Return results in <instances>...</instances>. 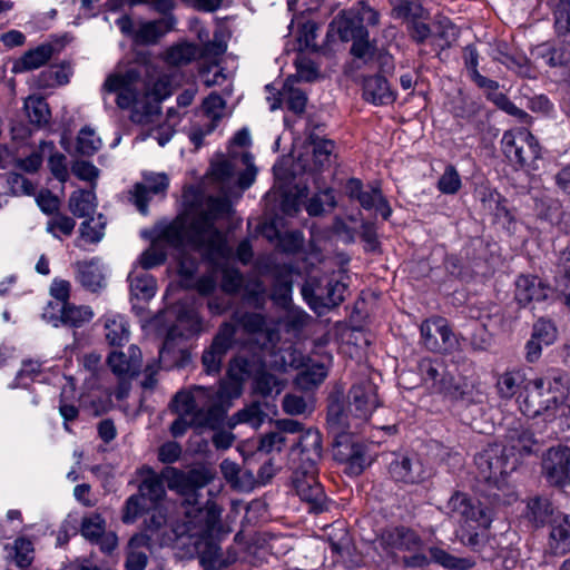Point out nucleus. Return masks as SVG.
I'll return each instance as SVG.
<instances>
[{"mask_svg":"<svg viewBox=\"0 0 570 570\" xmlns=\"http://www.w3.org/2000/svg\"><path fill=\"white\" fill-rule=\"evenodd\" d=\"M230 208L228 199L210 197L207 210L195 217L190 224L176 219L165 226L159 236L170 246H181L186 242L209 261L224 258L227 255L226 242L214 222L228 216Z\"/></svg>","mask_w":570,"mask_h":570,"instance_id":"obj_1","label":"nucleus"},{"mask_svg":"<svg viewBox=\"0 0 570 570\" xmlns=\"http://www.w3.org/2000/svg\"><path fill=\"white\" fill-rule=\"evenodd\" d=\"M321 458V433L317 430L308 429L292 446L289 460L293 473L291 480L296 494L315 513L326 509V495L318 481L317 464Z\"/></svg>","mask_w":570,"mask_h":570,"instance_id":"obj_2","label":"nucleus"},{"mask_svg":"<svg viewBox=\"0 0 570 570\" xmlns=\"http://www.w3.org/2000/svg\"><path fill=\"white\" fill-rule=\"evenodd\" d=\"M380 405L377 386L368 377H362L351 386L347 405L340 393L332 394L327 405V426L334 435L335 445L341 446L347 441L351 417L366 421Z\"/></svg>","mask_w":570,"mask_h":570,"instance_id":"obj_3","label":"nucleus"},{"mask_svg":"<svg viewBox=\"0 0 570 570\" xmlns=\"http://www.w3.org/2000/svg\"><path fill=\"white\" fill-rule=\"evenodd\" d=\"M174 410L179 416L171 423L170 432L177 438L185 434L188 426L217 429L225 417L219 391L213 387L195 386L191 391H180L173 399Z\"/></svg>","mask_w":570,"mask_h":570,"instance_id":"obj_4","label":"nucleus"},{"mask_svg":"<svg viewBox=\"0 0 570 570\" xmlns=\"http://www.w3.org/2000/svg\"><path fill=\"white\" fill-rule=\"evenodd\" d=\"M142 27L135 31L132 51L119 63V71L111 73L104 82V90L117 94V106L130 109V120L142 124L139 109V86L142 82Z\"/></svg>","mask_w":570,"mask_h":570,"instance_id":"obj_5","label":"nucleus"},{"mask_svg":"<svg viewBox=\"0 0 570 570\" xmlns=\"http://www.w3.org/2000/svg\"><path fill=\"white\" fill-rule=\"evenodd\" d=\"M171 95V85L167 77H159L148 86L145 83V139L153 138L165 146L173 137L176 111L169 108L167 118L160 121V104Z\"/></svg>","mask_w":570,"mask_h":570,"instance_id":"obj_6","label":"nucleus"},{"mask_svg":"<svg viewBox=\"0 0 570 570\" xmlns=\"http://www.w3.org/2000/svg\"><path fill=\"white\" fill-rule=\"evenodd\" d=\"M564 387L562 374H549L528 381L524 385L525 396L520 406L522 412L533 417L543 415L544 421H552L563 397Z\"/></svg>","mask_w":570,"mask_h":570,"instance_id":"obj_7","label":"nucleus"},{"mask_svg":"<svg viewBox=\"0 0 570 570\" xmlns=\"http://www.w3.org/2000/svg\"><path fill=\"white\" fill-rule=\"evenodd\" d=\"M501 149L508 160L517 168L535 169L541 158L538 139L525 128L504 131Z\"/></svg>","mask_w":570,"mask_h":570,"instance_id":"obj_8","label":"nucleus"},{"mask_svg":"<svg viewBox=\"0 0 570 570\" xmlns=\"http://www.w3.org/2000/svg\"><path fill=\"white\" fill-rule=\"evenodd\" d=\"M474 462L480 479L499 485L501 478L515 469L518 459L507 452V446L490 444L475 455Z\"/></svg>","mask_w":570,"mask_h":570,"instance_id":"obj_9","label":"nucleus"},{"mask_svg":"<svg viewBox=\"0 0 570 570\" xmlns=\"http://www.w3.org/2000/svg\"><path fill=\"white\" fill-rule=\"evenodd\" d=\"M107 364L118 379L115 396L121 401L129 395L131 380L141 373V351L137 345H131L127 353L114 351L109 353Z\"/></svg>","mask_w":570,"mask_h":570,"instance_id":"obj_10","label":"nucleus"},{"mask_svg":"<svg viewBox=\"0 0 570 570\" xmlns=\"http://www.w3.org/2000/svg\"><path fill=\"white\" fill-rule=\"evenodd\" d=\"M345 291V284L333 278H327L324 284L311 279L302 287L304 298L318 315L338 306L344 301Z\"/></svg>","mask_w":570,"mask_h":570,"instance_id":"obj_11","label":"nucleus"},{"mask_svg":"<svg viewBox=\"0 0 570 570\" xmlns=\"http://www.w3.org/2000/svg\"><path fill=\"white\" fill-rule=\"evenodd\" d=\"M177 249L178 273L181 276V283L185 287H195L200 295H209L216 288V278L213 275H205L194 281V275L198 268V256L205 257L193 249L186 242L181 246H173ZM207 261V258H206ZM217 259L210 261L212 264ZM209 262V259H208Z\"/></svg>","mask_w":570,"mask_h":570,"instance_id":"obj_12","label":"nucleus"},{"mask_svg":"<svg viewBox=\"0 0 570 570\" xmlns=\"http://www.w3.org/2000/svg\"><path fill=\"white\" fill-rule=\"evenodd\" d=\"M560 42H543L538 45L532 53L549 70L558 82L570 85V49Z\"/></svg>","mask_w":570,"mask_h":570,"instance_id":"obj_13","label":"nucleus"},{"mask_svg":"<svg viewBox=\"0 0 570 570\" xmlns=\"http://www.w3.org/2000/svg\"><path fill=\"white\" fill-rule=\"evenodd\" d=\"M450 518L464 523L474 522L478 527L489 528L492 522V511L466 493L456 491L448 501Z\"/></svg>","mask_w":570,"mask_h":570,"instance_id":"obj_14","label":"nucleus"},{"mask_svg":"<svg viewBox=\"0 0 570 570\" xmlns=\"http://www.w3.org/2000/svg\"><path fill=\"white\" fill-rule=\"evenodd\" d=\"M42 317L55 327L61 325L69 328H79L92 320L94 312L91 307L86 305L48 303Z\"/></svg>","mask_w":570,"mask_h":570,"instance_id":"obj_15","label":"nucleus"},{"mask_svg":"<svg viewBox=\"0 0 570 570\" xmlns=\"http://www.w3.org/2000/svg\"><path fill=\"white\" fill-rule=\"evenodd\" d=\"M542 475L553 487L570 485V448L552 446L542 456Z\"/></svg>","mask_w":570,"mask_h":570,"instance_id":"obj_16","label":"nucleus"},{"mask_svg":"<svg viewBox=\"0 0 570 570\" xmlns=\"http://www.w3.org/2000/svg\"><path fill=\"white\" fill-rule=\"evenodd\" d=\"M387 470L393 480L407 484L421 483L430 476L429 469L416 454H392Z\"/></svg>","mask_w":570,"mask_h":570,"instance_id":"obj_17","label":"nucleus"},{"mask_svg":"<svg viewBox=\"0 0 570 570\" xmlns=\"http://www.w3.org/2000/svg\"><path fill=\"white\" fill-rule=\"evenodd\" d=\"M236 335V326L223 323L215 335L209 348L205 350L202 362L207 374H217L220 371L226 353L232 348Z\"/></svg>","mask_w":570,"mask_h":570,"instance_id":"obj_18","label":"nucleus"},{"mask_svg":"<svg viewBox=\"0 0 570 570\" xmlns=\"http://www.w3.org/2000/svg\"><path fill=\"white\" fill-rule=\"evenodd\" d=\"M379 548L387 553L396 550L414 552L422 548L421 537L412 529L397 525L384 529L376 539Z\"/></svg>","mask_w":570,"mask_h":570,"instance_id":"obj_19","label":"nucleus"},{"mask_svg":"<svg viewBox=\"0 0 570 570\" xmlns=\"http://www.w3.org/2000/svg\"><path fill=\"white\" fill-rule=\"evenodd\" d=\"M145 4L163 14L160 19L145 22V46L156 45L175 27L176 20L170 14L175 0H145Z\"/></svg>","mask_w":570,"mask_h":570,"instance_id":"obj_20","label":"nucleus"},{"mask_svg":"<svg viewBox=\"0 0 570 570\" xmlns=\"http://www.w3.org/2000/svg\"><path fill=\"white\" fill-rule=\"evenodd\" d=\"M175 538L174 531H168L165 509L160 504L145 508V547L170 544Z\"/></svg>","mask_w":570,"mask_h":570,"instance_id":"obj_21","label":"nucleus"},{"mask_svg":"<svg viewBox=\"0 0 570 570\" xmlns=\"http://www.w3.org/2000/svg\"><path fill=\"white\" fill-rule=\"evenodd\" d=\"M204 331L205 326L198 312L190 307H181L177 315V325L168 331L165 343L159 351L160 356L171 347L176 336L190 338L198 336Z\"/></svg>","mask_w":570,"mask_h":570,"instance_id":"obj_22","label":"nucleus"},{"mask_svg":"<svg viewBox=\"0 0 570 570\" xmlns=\"http://www.w3.org/2000/svg\"><path fill=\"white\" fill-rule=\"evenodd\" d=\"M514 298L521 307L542 302L552 294V288L535 275L521 274L515 279Z\"/></svg>","mask_w":570,"mask_h":570,"instance_id":"obj_23","label":"nucleus"},{"mask_svg":"<svg viewBox=\"0 0 570 570\" xmlns=\"http://www.w3.org/2000/svg\"><path fill=\"white\" fill-rule=\"evenodd\" d=\"M169 472L171 474L169 487L184 494L206 487L215 476L213 471L204 465L193 468L187 472L173 468Z\"/></svg>","mask_w":570,"mask_h":570,"instance_id":"obj_24","label":"nucleus"},{"mask_svg":"<svg viewBox=\"0 0 570 570\" xmlns=\"http://www.w3.org/2000/svg\"><path fill=\"white\" fill-rule=\"evenodd\" d=\"M507 452L509 454L518 453L520 456L529 455L538 451V441L533 432L521 421H513L505 434Z\"/></svg>","mask_w":570,"mask_h":570,"instance_id":"obj_25","label":"nucleus"},{"mask_svg":"<svg viewBox=\"0 0 570 570\" xmlns=\"http://www.w3.org/2000/svg\"><path fill=\"white\" fill-rule=\"evenodd\" d=\"M423 382L438 393L446 394L454 383V376L442 361L424 358L419 364Z\"/></svg>","mask_w":570,"mask_h":570,"instance_id":"obj_26","label":"nucleus"},{"mask_svg":"<svg viewBox=\"0 0 570 570\" xmlns=\"http://www.w3.org/2000/svg\"><path fill=\"white\" fill-rule=\"evenodd\" d=\"M198 556L204 569L227 568L238 558L235 548L230 547L223 551L219 544L212 539L199 543Z\"/></svg>","mask_w":570,"mask_h":570,"instance_id":"obj_27","label":"nucleus"},{"mask_svg":"<svg viewBox=\"0 0 570 570\" xmlns=\"http://www.w3.org/2000/svg\"><path fill=\"white\" fill-rule=\"evenodd\" d=\"M294 85L295 77H288L277 96L267 98L271 102V110H276L284 101L289 111L298 116L304 114L307 104V96L303 90L296 88Z\"/></svg>","mask_w":570,"mask_h":570,"instance_id":"obj_28","label":"nucleus"},{"mask_svg":"<svg viewBox=\"0 0 570 570\" xmlns=\"http://www.w3.org/2000/svg\"><path fill=\"white\" fill-rule=\"evenodd\" d=\"M547 551L553 556H563L570 551L569 515L558 512L551 519Z\"/></svg>","mask_w":570,"mask_h":570,"instance_id":"obj_29","label":"nucleus"},{"mask_svg":"<svg viewBox=\"0 0 570 570\" xmlns=\"http://www.w3.org/2000/svg\"><path fill=\"white\" fill-rule=\"evenodd\" d=\"M65 47L63 40L48 42L38 46L23 53V56L14 63V71H29L46 65L51 57Z\"/></svg>","mask_w":570,"mask_h":570,"instance_id":"obj_30","label":"nucleus"},{"mask_svg":"<svg viewBox=\"0 0 570 570\" xmlns=\"http://www.w3.org/2000/svg\"><path fill=\"white\" fill-rule=\"evenodd\" d=\"M363 98L374 106H383L392 104L395 95L385 77L374 75L363 79Z\"/></svg>","mask_w":570,"mask_h":570,"instance_id":"obj_31","label":"nucleus"},{"mask_svg":"<svg viewBox=\"0 0 570 570\" xmlns=\"http://www.w3.org/2000/svg\"><path fill=\"white\" fill-rule=\"evenodd\" d=\"M200 48L193 42L179 41L170 46L163 55L166 63L180 67L186 66L200 56Z\"/></svg>","mask_w":570,"mask_h":570,"instance_id":"obj_32","label":"nucleus"},{"mask_svg":"<svg viewBox=\"0 0 570 570\" xmlns=\"http://www.w3.org/2000/svg\"><path fill=\"white\" fill-rule=\"evenodd\" d=\"M307 141L313 147V163L317 170H323L332 165L334 157L335 142L311 131Z\"/></svg>","mask_w":570,"mask_h":570,"instance_id":"obj_33","label":"nucleus"},{"mask_svg":"<svg viewBox=\"0 0 570 570\" xmlns=\"http://www.w3.org/2000/svg\"><path fill=\"white\" fill-rule=\"evenodd\" d=\"M331 30H336L338 38L344 41H354L356 38H367L368 31L362 21L345 16L337 17L330 24Z\"/></svg>","mask_w":570,"mask_h":570,"instance_id":"obj_34","label":"nucleus"},{"mask_svg":"<svg viewBox=\"0 0 570 570\" xmlns=\"http://www.w3.org/2000/svg\"><path fill=\"white\" fill-rule=\"evenodd\" d=\"M445 396L461 404V406L469 407L471 405L483 404L485 395L484 393L473 384L453 383L446 392Z\"/></svg>","mask_w":570,"mask_h":570,"instance_id":"obj_35","label":"nucleus"},{"mask_svg":"<svg viewBox=\"0 0 570 570\" xmlns=\"http://www.w3.org/2000/svg\"><path fill=\"white\" fill-rule=\"evenodd\" d=\"M95 200L94 189L75 190L68 200L69 210L77 217H89L96 210L97 204Z\"/></svg>","mask_w":570,"mask_h":570,"instance_id":"obj_36","label":"nucleus"},{"mask_svg":"<svg viewBox=\"0 0 570 570\" xmlns=\"http://www.w3.org/2000/svg\"><path fill=\"white\" fill-rule=\"evenodd\" d=\"M105 338L110 346H122L129 340V328L120 315L109 316L105 320Z\"/></svg>","mask_w":570,"mask_h":570,"instance_id":"obj_37","label":"nucleus"},{"mask_svg":"<svg viewBox=\"0 0 570 570\" xmlns=\"http://www.w3.org/2000/svg\"><path fill=\"white\" fill-rule=\"evenodd\" d=\"M23 107L30 124L33 126L41 128L49 122L51 114L49 106L43 97L29 96L24 100Z\"/></svg>","mask_w":570,"mask_h":570,"instance_id":"obj_38","label":"nucleus"},{"mask_svg":"<svg viewBox=\"0 0 570 570\" xmlns=\"http://www.w3.org/2000/svg\"><path fill=\"white\" fill-rule=\"evenodd\" d=\"M293 289L292 274L282 269L275 275L271 298L279 306H286L291 301Z\"/></svg>","mask_w":570,"mask_h":570,"instance_id":"obj_39","label":"nucleus"},{"mask_svg":"<svg viewBox=\"0 0 570 570\" xmlns=\"http://www.w3.org/2000/svg\"><path fill=\"white\" fill-rule=\"evenodd\" d=\"M429 554L432 562L446 569L468 570L474 566L471 559L455 557L439 547L429 548Z\"/></svg>","mask_w":570,"mask_h":570,"instance_id":"obj_40","label":"nucleus"},{"mask_svg":"<svg viewBox=\"0 0 570 570\" xmlns=\"http://www.w3.org/2000/svg\"><path fill=\"white\" fill-rule=\"evenodd\" d=\"M78 279L80 284L91 292H96L101 287L104 279L101 269L97 261L78 263Z\"/></svg>","mask_w":570,"mask_h":570,"instance_id":"obj_41","label":"nucleus"},{"mask_svg":"<svg viewBox=\"0 0 570 570\" xmlns=\"http://www.w3.org/2000/svg\"><path fill=\"white\" fill-rule=\"evenodd\" d=\"M528 383L521 371H509L503 373L497 382L498 393L503 399H511L521 387Z\"/></svg>","mask_w":570,"mask_h":570,"instance_id":"obj_42","label":"nucleus"},{"mask_svg":"<svg viewBox=\"0 0 570 570\" xmlns=\"http://www.w3.org/2000/svg\"><path fill=\"white\" fill-rule=\"evenodd\" d=\"M243 301L254 307L264 308L267 299V289L263 281L258 278L250 279L243 285Z\"/></svg>","mask_w":570,"mask_h":570,"instance_id":"obj_43","label":"nucleus"},{"mask_svg":"<svg viewBox=\"0 0 570 570\" xmlns=\"http://www.w3.org/2000/svg\"><path fill=\"white\" fill-rule=\"evenodd\" d=\"M554 30L558 39L570 45V0H557Z\"/></svg>","mask_w":570,"mask_h":570,"instance_id":"obj_44","label":"nucleus"},{"mask_svg":"<svg viewBox=\"0 0 570 570\" xmlns=\"http://www.w3.org/2000/svg\"><path fill=\"white\" fill-rule=\"evenodd\" d=\"M529 517L537 525H543L556 517L552 503L547 498H534L528 503Z\"/></svg>","mask_w":570,"mask_h":570,"instance_id":"obj_45","label":"nucleus"},{"mask_svg":"<svg viewBox=\"0 0 570 570\" xmlns=\"http://www.w3.org/2000/svg\"><path fill=\"white\" fill-rule=\"evenodd\" d=\"M132 308L139 314L142 307L139 305L142 294V253L137 257L132 271L128 275Z\"/></svg>","mask_w":570,"mask_h":570,"instance_id":"obj_46","label":"nucleus"},{"mask_svg":"<svg viewBox=\"0 0 570 570\" xmlns=\"http://www.w3.org/2000/svg\"><path fill=\"white\" fill-rule=\"evenodd\" d=\"M497 60L521 77H535L531 61L523 55H510L501 52Z\"/></svg>","mask_w":570,"mask_h":570,"instance_id":"obj_47","label":"nucleus"},{"mask_svg":"<svg viewBox=\"0 0 570 570\" xmlns=\"http://www.w3.org/2000/svg\"><path fill=\"white\" fill-rule=\"evenodd\" d=\"M106 225V217L102 214H98L96 217H90L81 223L80 235L85 240L97 244L105 235Z\"/></svg>","mask_w":570,"mask_h":570,"instance_id":"obj_48","label":"nucleus"},{"mask_svg":"<svg viewBox=\"0 0 570 570\" xmlns=\"http://www.w3.org/2000/svg\"><path fill=\"white\" fill-rule=\"evenodd\" d=\"M336 206V199L332 188H325L311 197L306 204V212L309 216H320L327 209Z\"/></svg>","mask_w":570,"mask_h":570,"instance_id":"obj_49","label":"nucleus"},{"mask_svg":"<svg viewBox=\"0 0 570 570\" xmlns=\"http://www.w3.org/2000/svg\"><path fill=\"white\" fill-rule=\"evenodd\" d=\"M142 533L134 534L127 544V559L125 568L127 570H142Z\"/></svg>","mask_w":570,"mask_h":570,"instance_id":"obj_50","label":"nucleus"},{"mask_svg":"<svg viewBox=\"0 0 570 570\" xmlns=\"http://www.w3.org/2000/svg\"><path fill=\"white\" fill-rule=\"evenodd\" d=\"M531 336L549 346L557 341L558 330L552 321L541 317L533 324Z\"/></svg>","mask_w":570,"mask_h":570,"instance_id":"obj_51","label":"nucleus"},{"mask_svg":"<svg viewBox=\"0 0 570 570\" xmlns=\"http://www.w3.org/2000/svg\"><path fill=\"white\" fill-rule=\"evenodd\" d=\"M4 179L12 195H32L35 193L33 184L19 173L10 171L0 175Z\"/></svg>","mask_w":570,"mask_h":570,"instance_id":"obj_52","label":"nucleus"},{"mask_svg":"<svg viewBox=\"0 0 570 570\" xmlns=\"http://www.w3.org/2000/svg\"><path fill=\"white\" fill-rule=\"evenodd\" d=\"M142 512V482L137 484V493L130 495L124 507L121 520L124 523H134Z\"/></svg>","mask_w":570,"mask_h":570,"instance_id":"obj_53","label":"nucleus"},{"mask_svg":"<svg viewBox=\"0 0 570 570\" xmlns=\"http://www.w3.org/2000/svg\"><path fill=\"white\" fill-rule=\"evenodd\" d=\"M436 322L440 326V332H438L439 348L434 352L449 353L456 350L459 347V342L452 330L449 327L446 321L442 317H436Z\"/></svg>","mask_w":570,"mask_h":570,"instance_id":"obj_54","label":"nucleus"},{"mask_svg":"<svg viewBox=\"0 0 570 570\" xmlns=\"http://www.w3.org/2000/svg\"><path fill=\"white\" fill-rule=\"evenodd\" d=\"M100 138L90 128H82L77 137V150L85 156H91L100 148Z\"/></svg>","mask_w":570,"mask_h":570,"instance_id":"obj_55","label":"nucleus"},{"mask_svg":"<svg viewBox=\"0 0 570 570\" xmlns=\"http://www.w3.org/2000/svg\"><path fill=\"white\" fill-rule=\"evenodd\" d=\"M46 148H48L49 150H52V149H55V146L52 142L42 141L40 145L41 151H33L28 157H26L23 159H20V158L14 159L16 167L26 173H29V174H33V173L38 171V169L40 168V166L42 164V153L45 151Z\"/></svg>","mask_w":570,"mask_h":570,"instance_id":"obj_56","label":"nucleus"},{"mask_svg":"<svg viewBox=\"0 0 570 570\" xmlns=\"http://www.w3.org/2000/svg\"><path fill=\"white\" fill-rule=\"evenodd\" d=\"M461 178L454 166L448 165L444 173L438 181V188L441 193L453 195L461 188Z\"/></svg>","mask_w":570,"mask_h":570,"instance_id":"obj_57","label":"nucleus"},{"mask_svg":"<svg viewBox=\"0 0 570 570\" xmlns=\"http://www.w3.org/2000/svg\"><path fill=\"white\" fill-rule=\"evenodd\" d=\"M168 177L165 174H145V207L151 195H164L168 188Z\"/></svg>","mask_w":570,"mask_h":570,"instance_id":"obj_58","label":"nucleus"},{"mask_svg":"<svg viewBox=\"0 0 570 570\" xmlns=\"http://www.w3.org/2000/svg\"><path fill=\"white\" fill-rule=\"evenodd\" d=\"M254 390L263 396H268L272 395L274 391L278 394L282 390V386L275 375L267 372H262L255 376Z\"/></svg>","mask_w":570,"mask_h":570,"instance_id":"obj_59","label":"nucleus"},{"mask_svg":"<svg viewBox=\"0 0 570 570\" xmlns=\"http://www.w3.org/2000/svg\"><path fill=\"white\" fill-rule=\"evenodd\" d=\"M145 497H148L154 504H159L158 502L164 498L166 491L164 487V482L160 479H157L154 475V472L150 469L145 466Z\"/></svg>","mask_w":570,"mask_h":570,"instance_id":"obj_60","label":"nucleus"},{"mask_svg":"<svg viewBox=\"0 0 570 570\" xmlns=\"http://www.w3.org/2000/svg\"><path fill=\"white\" fill-rule=\"evenodd\" d=\"M14 561L19 568H27L33 560L32 542L24 538H18L13 544Z\"/></svg>","mask_w":570,"mask_h":570,"instance_id":"obj_61","label":"nucleus"},{"mask_svg":"<svg viewBox=\"0 0 570 570\" xmlns=\"http://www.w3.org/2000/svg\"><path fill=\"white\" fill-rule=\"evenodd\" d=\"M105 532V520L99 515L95 514L89 518H85L81 522V534L89 541L94 542L99 539Z\"/></svg>","mask_w":570,"mask_h":570,"instance_id":"obj_62","label":"nucleus"},{"mask_svg":"<svg viewBox=\"0 0 570 570\" xmlns=\"http://www.w3.org/2000/svg\"><path fill=\"white\" fill-rule=\"evenodd\" d=\"M377 51V48L373 46L368 41L367 38H356L351 47V53L356 58L364 62V65H370L372 62L373 57L375 52Z\"/></svg>","mask_w":570,"mask_h":570,"instance_id":"obj_63","label":"nucleus"},{"mask_svg":"<svg viewBox=\"0 0 570 570\" xmlns=\"http://www.w3.org/2000/svg\"><path fill=\"white\" fill-rule=\"evenodd\" d=\"M244 285L242 273L235 268H224L222 277V289L227 294L238 293Z\"/></svg>","mask_w":570,"mask_h":570,"instance_id":"obj_64","label":"nucleus"}]
</instances>
